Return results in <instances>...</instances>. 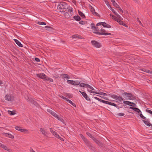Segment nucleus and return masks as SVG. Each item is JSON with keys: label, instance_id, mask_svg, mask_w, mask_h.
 Returning <instances> with one entry per match:
<instances>
[{"label": "nucleus", "instance_id": "nucleus-1", "mask_svg": "<svg viewBox=\"0 0 152 152\" xmlns=\"http://www.w3.org/2000/svg\"><path fill=\"white\" fill-rule=\"evenodd\" d=\"M67 4L65 2H62L60 3L57 6L58 10H60L61 12H65L67 11L66 9L68 8Z\"/></svg>", "mask_w": 152, "mask_h": 152}, {"label": "nucleus", "instance_id": "nucleus-2", "mask_svg": "<svg viewBox=\"0 0 152 152\" xmlns=\"http://www.w3.org/2000/svg\"><path fill=\"white\" fill-rule=\"evenodd\" d=\"M80 135L83 140L84 141L85 144L90 149H92L93 148L92 143L82 134H80Z\"/></svg>", "mask_w": 152, "mask_h": 152}, {"label": "nucleus", "instance_id": "nucleus-3", "mask_svg": "<svg viewBox=\"0 0 152 152\" xmlns=\"http://www.w3.org/2000/svg\"><path fill=\"white\" fill-rule=\"evenodd\" d=\"M111 97L115 100H118L120 102H121L124 100V98L121 96H118L114 94H112L111 95Z\"/></svg>", "mask_w": 152, "mask_h": 152}, {"label": "nucleus", "instance_id": "nucleus-4", "mask_svg": "<svg viewBox=\"0 0 152 152\" xmlns=\"http://www.w3.org/2000/svg\"><path fill=\"white\" fill-rule=\"evenodd\" d=\"M122 95L123 96H125L128 97L129 99L130 100H134L135 99L134 96L131 93H123Z\"/></svg>", "mask_w": 152, "mask_h": 152}, {"label": "nucleus", "instance_id": "nucleus-5", "mask_svg": "<svg viewBox=\"0 0 152 152\" xmlns=\"http://www.w3.org/2000/svg\"><path fill=\"white\" fill-rule=\"evenodd\" d=\"M5 99L8 101L12 102L14 100V97L10 94H7L4 97Z\"/></svg>", "mask_w": 152, "mask_h": 152}, {"label": "nucleus", "instance_id": "nucleus-6", "mask_svg": "<svg viewBox=\"0 0 152 152\" xmlns=\"http://www.w3.org/2000/svg\"><path fill=\"white\" fill-rule=\"evenodd\" d=\"M15 129L16 130L22 132L26 133L28 132V130L23 129L22 127L18 126H16L15 127Z\"/></svg>", "mask_w": 152, "mask_h": 152}, {"label": "nucleus", "instance_id": "nucleus-7", "mask_svg": "<svg viewBox=\"0 0 152 152\" xmlns=\"http://www.w3.org/2000/svg\"><path fill=\"white\" fill-rule=\"evenodd\" d=\"M91 43L94 47L96 48H99L101 46L99 42L95 40L91 41Z\"/></svg>", "mask_w": 152, "mask_h": 152}, {"label": "nucleus", "instance_id": "nucleus-8", "mask_svg": "<svg viewBox=\"0 0 152 152\" xmlns=\"http://www.w3.org/2000/svg\"><path fill=\"white\" fill-rule=\"evenodd\" d=\"M102 25V26H103L104 27H107V28H110L111 27V26L110 25L106 23L105 22H99L97 24L96 26H98Z\"/></svg>", "mask_w": 152, "mask_h": 152}, {"label": "nucleus", "instance_id": "nucleus-9", "mask_svg": "<svg viewBox=\"0 0 152 152\" xmlns=\"http://www.w3.org/2000/svg\"><path fill=\"white\" fill-rule=\"evenodd\" d=\"M88 91L91 93H95L96 94H98L101 95H102L104 96H107V95L106 93H103L102 92H97V91H93L91 90H90L89 91Z\"/></svg>", "mask_w": 152, "mask_h": 152}, {"label": "nucleus", "instance_id": "nucleus-10", "mask_svg": "<svg viewBox=\"0 0 152 152\" xmlns=\"http://www.w3.org/2000/svg\"><path fill=\"white\" fill-rule=\"evenodd\" d=\"M37 76L41 79L45 80L46 77V75L43 73H40L36 74Z\"/></svg>", "mask_w": 152, "mask_h": 152}, {"label": "nucleus", "instance_id": "nucleus-11", "mask_svg": "<svg viewBox=\"0 0 152 152\" xmlns=\"http://www.w3.org/2000/svg\"><path fill=\"white\" fill-rule=\"evenodd\" d=\"M90 10L91 12H92V14L94 15H96L98 17H100V15H99L97 13L95 12V9L93 7L91 6Z\"/></svg>", "mask_w": 152, "mask_h": 152}, {"label": "nucleus", "instance_id": "nucleus-12", "mask_svg": "<svg viewBox=\"0 0 152 152\" xmlns=\"http://www.w3.org/2000/svg\"><path fill=\"white\" fill-rule=\"evenodd\" d=\"M79 92L87 100L90 101V99L88 97V96L85 92H82L80 91H79Z\"/></svg>", "mask_w": 152, "mask_h": 152}, {"label": "nucleus", "instance_id": "nucleus-13", "mask_svg": "<svg viewBox=\"0 0 152 152\" xmlns=\"http://www.w3.org/2000/svg\"><path fill=\"white\" fill-rule=\"evenodd\" d=\"M94 33L99 35H110L111 34L109 33H107V32H99V31H97L96 32H94Z\"/></svg>", "mask_w": 152, "mask_h": 152}, {"label": "nucleus", "instance_id": "nucleus-14", "mask_svg": "<svg viewBox=\"0 0 152 152\" xmlns=\"http://www.w3.org/2000/svg\"><path fill=\"white\" fill-rule=\"evenodd\" d=\"M99 146H102L103 145L102 143L100 142L99 141L97 140L96 138H94L93 140Z\"/></svg>", "mask_w": 152, "mask_h": 152}, {"label": "nucleus", "instance_id": "nucleus-15", "mask_svg": "<svg viewBox=\"0 0 152 152\" xmlns=\"http://www.w3.org/2000/svg\"><path fill=\"white\" fill-rule=\"evenodd\" d=\"M63 99H65L66 100V101H67L70 104H71L72 105H73V106L74 107H76V105L75 104L73 103L70 100H69V99H68L67 98H66V97H63Z\"/></svg>", "mask_w": 152, "mask_h": 152}, {"label": "nucleus", "instance_id": "nucleus-16", "mask_svg": "<svg viewBox=\"0 0 152 152\" xmlns=\"http://www.w3.org/2000/svg\"><path fill=\"white\" fill-rule=\"evenodd\" d=\"M14 41L15 42L16 44L18 45L19 47H22L23 46V45H22L21 43L17 39H14Z\"/></svg>", "mask_w": 152, "mask_h": 152}, {"label": "nucleus", "instance_id": "nucleus-17", "mask_svg": "<svg viewBox=\"0 0 152 152\" xmlns=\"http://www.w3.org/2000/svg\"><path fill=\"white\" fill-rule=\"evenodd\" d=\"M51 115L53 116H54L55 117L57 118L58 120L62 121V120L61 119V118L59 117L58 115L57 114L53 112Z\"/></svg>", "mask_w": 152, "mask_h": 152}, {"label": "nucleus", "instance_id": "nucleus-18", "mask_svg": "<svg viewBox=\"0 0 152 152\" xmlns=\"http://www.w3.org/2000/svg\"><path fill=\"white\" fill-rule=\"evenodd\" d=\"M142 121L147 126H152V124L149 123V121H148V120H147L146 121L143 120Z\"/></svg>", "mask_w": 152, "mask_h": 152}, {"label": "nucleus", "instance_id": "nucleus-19", "mask_svg": "<svg viewBox=\"0 0 152 152\" xmlns=\"http://www.w3.org/2000/svg\"><path fill=\"white\" fill-rule=\"evenodd\" d=\"M4 134H5L6 136L8 137L9 138L12 139H13L14 138V136L13 135L11 134H10L7 133H4Z\"/></svg>", "mask_w": 152, "mask_h": 152}, {"label": "nucleus", "instance_id": "nucleus-20", "mask_svg": "<svg viewBox=\"0 0 152 152\" xmlns=\"http://www.w3.org/2000/svg\"><path fill=\"white\" fill-rule=\"evenodd\" d=\"M61 76H62V78H66L67 79H69L70 78L69 76L67 74H62L61 75Z\"/></svg>", "mask_w": 152, "mask_h": 152}, {"label": "nucleus", "instance_id": "nucleus-21", "mask_svg": "<svg viewBox=\"0 0 152 152\" xmlns=\"http://www.w3.org/2000/svg\"><path fill=\"white\" fill-rule=\"evenodd\" d=\"M40 131L42 132V133L45 136H47L48 133L43 129L42 128H40Z\"/></svg>", "mask_w": 152, "mask_h": 152}, {"label": "nucleus", "instance_id": "nucleus-22", "mask_svg": "<svg viewBox=\"0 0 152 152\" xmlns=\"http://www.w3.org/2000/svg\"><path fill=\"white\" fill-rule=\"evenodd\" d=\"M73 82L72 85L75 86L79 85L80 84V82L79 80H73Z\"/></svg>", "mask_w": 152, "mask_h": 152}, {"label": "nucleus", "instance_id": "nucleus-23", "mask_svg": "<svg viewBox=\"0 0 152 152\" xmlns=\"http://www.w3.org/2000/svg\"><path fill=\"white\" fill-rule=\"evenodd\" d=\"M67 11L71 14L73 12V10L72 7L68 6V8L66 9Z\"/></svg>", "mask_w": 152, "mask_h": 152}, {"label": "nucleus", "instance_id": "nucleus-24", "mask_svg": "<svg viewBox=\"0 0 152 152\" xmlns=\"http://www.w3.org/2000/svg\"><path fill=\"white\" fill-rule=\"evenodd\" d=\"M2 148H3L6 150H7L9 152H12V151L11 149H8L7 147L4 145L3 146Z\"/></svg>", "mask_w": 152, "mask_h": 152}, {"label": "nucleus", "instance_id": "nucleus-25", "mask_svg": "<svg viewBox=\"0 0 152 152\" xmlns=\"http://www.w3.org/2000/svg\"><path fill=\"white\" fill-rule=\"evenodd\" d=\"M73 18L75 20L77 21H79L81 19L80 18L78 15L75 16Z\"/></svg>", "mask_w": 152, "mask_h": 152}, {"label": "nucleus", "instance_id": "nucleus-26", "mask_svg": "<svg viewBox=\"0 0 152 152\" xmlns=\"http://www.w3.org/2000/svg\"><path fill=\"white\" fill-rule=\"evenodd\" d=\"M123 103L129 106H131L132 102L128 101H124Z\"/></svg>", "mask_w": 152, "mask_h": 152}, {"label": "nucleus", "instance_id": "nucleus-27", "mask_svg": "<svg viewBox=\"0 0 152 152\" xmlns=\"http://www.w3.org/2000/svg\"><path fill=\"white\" fill-rule=\"evenodd\" d=\"M45 80H48L49 81L51 82H53V80L51 78L48 77L47 76H46V77Z\"/></svg>", "mask_w": 152, "mask_h": 152}, {"label": "nucleus", "instance_id": "nucleus-28", "mask_svg": "<svg viewBox=\"0 0 152 152\" xmlns=\"http://www.w3.org/2000/svg\"><path fill=\"white\" fill-rule=\"evenodd\" d=\"M78 13L82 18H84L85 17L84 14L82 12L78 11Z\"/></svg>", "mask_w": 152, "mask_h": 152}, {"label": "nucleus", "instance_id": "nucleus-29", "mask_svg": "<svg viewBox=\"0 0 152 152\" xmlns=\"http://www.w3.org/2000/svg\"><path fill=\"white\" fill-rule=\"evenodd\" d=\"M8 113L11 115H13L15 114V111H10V110L8 111Z\"/></svg>", "mask_w": 152, "mask_h": 152}, {"label": "nucleus", "instance_id": "nucleus-30", "mask_svg": "<svg viewBox=\"0 0 152 152\" xmlns=\"http://www.w3.org/2000/svg\"><path fill=\"white\" fill-rule=\"evenodd\" d=\"M86 134L89 137L91 138H92L93 140L94 138V137L89 132H87L86 133Z\"/></svg>", "mask_w": 152, "mask_h": 152}, {"label": "nucleus", "instance_id": "nucleus-31", "mask_svg": "<svg viewBox=\"0 0 152 152\" xmlns=\"http://www.w3.org/2000/svg\"><path fill=\"white\" fill-rule=\"evenodd\" d=\"M101 102H102V103H104V104H110V102H109L108 101H107L104 100H102V99Z\"/></svg>", "mask_w": 152, "mask_h": 152}, {"label": "nucleus", "instance_id": "nucleus-32", "mask_svg": "<svg viewBox=\"0 0 152 152\" xmlns=\"http://www.w3.org/2000/svg\"><path fill=\"white\" fill-rule=\"evenodd\" d=\"M135 111L137 112L139 114H141V112L140 110L138 108H136V110H134Z\"/></svg>", "mask_w": 152, "mask_h": 152}, {"label": "nucleus", "instance_id": "nucleus-33", "mask_svg": "<svg viewBox=\"0 0 152 152\" xmlns=\"http://www.w3.org/2000/svg\"><path fill=\"white\" fill-rule=\"evenodd\" d=\"M109 105L114 106L116 107H117V105L116 104L113 103H112L111 102H110V104Z\"/></svg>", "mask_w": 152, "mask_h": 152}, {"label": "nucleus", "instance_id": "nucleus-34", "mask_svg": "<svg viewBox=\"0 0 152 152\" xmlns=\"http://www.w3.org/2000/svg\"><path fill=\"white\" fill-rule=\"evenodd\" d=\"M117 22H118L120 25H122L124 24V23L123 21H121L120 19H118Z\"/></svg>", "mask_w": 152, "mask_h": 152}, {"label": "nucleus", "instance_id": "nucleus-35", "mask_svg": "<svg viewBox=\"0 0 152 152\" xmlns=\"http://www.w3.org/2000/svg\"><path fill=\"white\" fill-rule=\"evenodd\" d=\"M94 30V31H96V32L100 31V29L98 27H96V26Z\"/></svg>", "mask_w": 152, "mask_h": 152}, {"label": "nucleus", "instance_id": "nucleus-36", "mask_svg": "<svg viewBox=\"0 0 152 152\" xmlns=\"http://www.w3.org/2000/svg\"><path fill=\"white\" fill-rule=\"evenodd\" d=\"M113 5L116 8H117L118 6H119L115 1L113 2Z\"/></svg>", "mask_w": 152, "mask_h": 152}, {"label": "nucleus", "instance_id": "nucleus-37", "mask_svg": "<svg viewBox=\"0 0 152 152\" xmlns=\"http://www.w3.org/2000/svg\"><path fill=\"white\" fill-rule=\"evenodd\" d=\"M37 23L40 25H46V23L44 22H38Z\"/></svg>", "mask_w": 152, "mask_h": 152}, {"label": "nucleus", "instance_id": "nucleus-38", "mask_svg": "<svg viewBox=\"0 0 152 152\" xmlns=\"http://www.w3.org/2000/svg\"><path fill=\"white\" fill-rule=\"evenodd\" d=\"M140 116L144 120H146V118L145 117V116H144L142 114H140Z\"/></svg>", "mask_w": 152, "mask_h": 152}, {"label": "nucleus", "instance_id": "nucleus-39", "mask_svg": "<svg viewBox=\"0 0 152 152\" xmlns=\"http://www.w3.org/2000/svg\"><path fill=\"white\" fill-rule=\"evenodd\" d=\"M112 17L115 20L117 21V20H118V19H119L118 18H117V17L113 15H112Z\"/></svg>", "mask_w": 152, "mask_h": 152}, {"label": "nucleus", "instance_id": "nucleus-40", "mask_svg": "<svg viewBox=\"0 0 152 152\" xmlns=\"http://www.w3.org/2000/svg\"><path fill=\"white\" fill-rule=\"evenodd\" d=\"M91 28L93 29H94L95 27L94 23H92L91 24Z\"/></svg>", "mask_w": 152, "mask_h": 152}, {"label": "nucleus", "instance_id": "nucleus-41", "mask_svg": "<svg viewBox=\"0 0 152 152\" xmlns=\"http://www.w3.org/2000/svg\"><path fill=\"white\" fill-rule=\"evenodd\" d=\"M78 35H73L72 36V37L73 38H80V39H81V38L80 37H78Z\"/></svg>", "mask_w": 152, "mask_h": 152}, {"label": "nucleus", "instance_id": "nucleus-42", "mask_svg": "<svg viewBox=\"0 0 152 152\" xmlns=\"http://www.w3.org/2000/svg\"><path fill=\"white\" fill-rule=\"evenodd\" d=\"M47 111L48 113H50L51 114H52V113L53 112V111L52 110H51L50 109H47Z\"/></svg>", "mask_w": 152, "mask_h": 152}, {"label": "nucleus", "instance_id": "nucleus-43", "mask_svg": "<svg viewBox=\"0 0 152 152\" xmlns=\"http://www.w3.org/2000/svg\"><path fill=\"white\" fill-rule=\"evenodd\" d=\"M58 139H60L61 141H64V140L63 137H61V136H60L59 135H58L57 137Z\"/></svg>", "mask_w": 152, "mask_h": 152}, {"label": "nucleus", "instance_id": "nucleus-44", "mask_svg": "<svg viewBox=\"0 0 152 152\" xmlns=\"http://www.w3.org/2000/svg\"><path fill=\"white\" fill-rule=\"evenodd\" d=\"M117 115L119 116H122L124 115L125 114L123 113H118Z\"/></svg>", "mask_w": 152, "mask_h": 152}, {"label": "nucleus", "instance_id": "nucleus-45", "mask_svg": "<svg viewBox=\"0 0 152 152\" xmlns=\"http://www.w3.org/2000/svg\"><path fill=\"white\" fill-rule=\"evenodd\" d=\"M67 82L69 84H71L72 85V83L73 82V80H67Z\"/></svg>", "mask_w": 152, "mask_h": 152}, {"label": "nucleus", "instance_id": "nucleus-46", "mask_svg": "<svg viewBox=\"0 0 152 152\" xmlns=\"http://www.w3.org/2000/svg\"><path fill=\"white\" fill-rule=\"evenodd\" d=\"M146 112L149 113L150 114L152 115V111H151V110H149L146 109Z\"/></svg>", "mask_w": 152, "mask_h": 152}, {"label": "nucleus", "instance_id": "nucleus-47", "mask_svg": "<svg viewBox=\"0 0 152 152\" xmlns=\"http://www.w3.org/2000/svg\"><path fill=\"white\" fill-rule=\"evenodd\" d=\"M79 23L80 24H82V25H84V24H85V22L83 21H80L79 22Z\"/></svg>", "mask_w": 152, "mask_h": 152}, {"label": "nucleus", "instance_id": "nucleus-48", "mask_svg": "<svg viewBox=\"0 0 152 152\" xmlns=\"http://www.w3.org/2000/svg\"><path fill=\"white\" fill-rule=\"evenodd\" d=\"M110 7V9L111 10V11L115 15L117 13V12H116L115 11V10L113 9H112Z\"/></svg>", "mask_w": 152, "mask_h": 152}, {"label": "nucleus", "instance_id": "nucleus-49", "mask_svg": "<svg viewBox=\"0 0 152 152\" xmlns=\"http://www.w3.org/2000/svg\"><path fill=\"white\" fill-rule=\"evenodd\" d=\"M94 99L96 100H98L99 101V102H101V101H102V99H100L98 98H97V97H94Z\"/></svg>", "mask_w": 152, "mask_h": 152}, {"label": "nucleus", "instance_id": "nucleus-50", "mask_svg": "<svg viewBox=\"0 0 152 152\" xmlns=\"http://www.w3.org/2000/svg\"><path fill=\"white\" fill-rule=\"evenodd\" d=\"M94 99L96 100H98L99 101V102H101V101H102V99H100L98 98H97V97H94Z\"/></svg>", "mask_w": 152, "mask_h": 152}, {"label": "nucleus", "instance_id": "nucleus-51", "mask_svg": "<svg viewBox=\"0 0 152 152\" xmlns=\"http://www.w3.org/2000/svg\"><path fill=\"white\" fill-rule=\"evenodd\" d=\"M85 83H80V84H79L80 86V87H85Z\"/></svg>", "mask_w": 152, "mask_h": 152}, {"label": "nucleus", "instance_id": "nucleus-52", "mask_svg": "<svg viewBox=\"0 0 152 152\" xmlns=\"http://www.w3.org/2000/svg\"><path fill=\"white\" fill-rule=\"evenodd\" d=\"M115 15H116V16L117 17V18H118L119 19L121 18V16L119 15H118V13H116Z\"/></svg>", "mask_w": 152, "mask_h": 152}, {"label": "nucleus", "instance_id": "nucleus-53", "mask_svg": "<svg viewBox=\"0 0 152 152\" xmlns=\"http://www.w3.org/2000/svg\"><path fill=\"white\" fill-rule=\"evenodd\" d=\"M99 97H101L102 98H103V99H105V100H109V99H108V98H107V97H104V96H98Z\"/></svg>", "mask_w": 152, "mask_h": 152}, {"label": "nucleus", "instance_id": "nucleus-54", "mask_svg": "<svg viewBox=\"0 0 152 152\" xmlns=\"http://www.w3.org/2000/svg\"><path fill=\"white\" fill-rule=\"evenodd\" d=\"M117 8H118V10L119 11H120L122 12H123L122 10L119 6H118Z\"/></svg>", "mask_w": 152, "mask_h": 152}, {"label": "nucleus", "instance_id": "nucleus-55", "mask_svg": "<svg viewBox=\"0 0 152 152\" xmlns=\"http://www.w3.org/2000/svg\"><path fill=\"white\" fill-rule=\"evenodd\" d=\"M35 60L37 61V62H39L40 61V59L37 58H35Z\"/></svg>", "mask_w": 152, "mask_h": 152}, {"label": "nucleus", "instance_id": "nucleus-56", "mask_svg": "<svg viewBox=\"0 0 152 152\" xmlns=\"http://www.w3.org/2000/svg\"><path fill=\"white\" fill-rule=\"evenodd\" d=\"M129 108H130V109H133L134 110H136V107H133L132 106L129 107Z\"/></svg>", "mask_w": 152, "mask_h": 152}, {"label": "nucleus", "instance_id": "nucleus-57", "mask_svg": "<svg viewBox=\"0 0 152 152\" xmlns=\"http://www.w3.org/2000/svg\"><path fill=\"white\" fill-rule=\"evenodd\" d=\"M53 135H54V136L56 137H57L58 134L57 133V132H55V133H54L53 134Z\"/></svg>", "mask_w": 152, "mask_h": 152}, {"label": "nucleus", "instance_id": "nucleus-58", "mask_svg": "<svg viewBox=\"0 0 152 152\" xmlns=\"http://www.w3.org/2000/svg\"><path fill=\"white\" fill-rule=\"evenodd\" d=\"M131 106L134 107L136 106V104L133 102H132Z\"/></svg>", "mask_w": 152, "mask_h": 152}, {"label": "nucleus", "instance_id": "nucleus-59", "mask_svg": "<svg viewBox=\"0 0 152 152\" xmlns=\"http://www.w3.org/2000/svg\"><path fill=\"white\" fill-rule=\"evenodd\" d=\"M144 72H147V73H150L151 72V71L149 70H145V71H144Z\"/></svg>", "mask_w": 152, "mask_h": 152}, {"label": "nucleus", "instance_id": "nucleus-60", "mask_svg": "<svg viewBox=\"0 0 152 152\" xmlns=\"http://www.w3.org/2000/svg\"><path fill=\"white\" fill-rule=\"evenodd\" d=\"M100 31H102V32H105L106 31L103 28H101L100 29Z\"/></svg>", "mask_w": 152, "mask_h": 152}, {"label": "nucleus", "instance_id": "nucleus-61", "mask_svg": "<svg viewBox=\"0 0 152 152\" xmlns=\"http://www.w3.org/2000/svg\"><path fill=\"white\" fill-rule=\"evenodd\" d=\"M90 86L89 85L87 84H85V87H88L89 88V87H90Z\"/></svg>", "mask_w": 152, "mask_h": 152}, {"label": "nucleus", "instance_id": "nucleus-62", "mask_svg": "<svg viewBox=\"0 0 152 152\" xmlns=\"http://www.w3.org/2000/svg\"><path fill=\"white\" fill-rule=\"evenodd\" d=\"M50 131L53 134H54V133H55V131H53L52 129H50Z\"/></svg>", "mask_w": 152, "mask_h": 152}, {"label": "nucleus", "instance_id": "nucleus-63", "mask_svg": "<svg viewBox=\"0 0 152 152\" xmlns=\"http://www.w3.org/2000/svg\"><path fill=\"white\" fill-rule=\"evenodd\" d=\"M133 1L137 3V4H139V1L138 0H133Z\"/></svg>", "mask_w": 152, "mask_h": 152}, {"label": "nucleus", "instance_id": "nucleus-64", "mask_svg": "<svg viewBox=\"0 0 152 152\" xmlns=\"http://www.w3.org/2000/svg\"><path fill=\"white\" fill-rule=\"evenodd\" d=\"M30 152H35L31 148H30Z\"/></svg>", "mask_w": 152, "mask_h": 152}]
</instances>
